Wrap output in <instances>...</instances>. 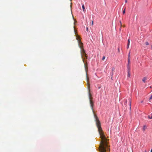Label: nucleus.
Instances as JSON below:
<instances>
[{
    "label": "nucleus",
    "instance_id": "obj_1",
    "mask_svg": "<svg viewBox=\"0 0 152 152\" xmlns=\"http://www.w3.org/2000/svg\"><path fill=\"white\" fill-rule=\"evenodd\" d=\"M96 125L98 129V130L101 139L100 145L99 147V151L100 152H110V149L108 145L107 140L104 134L102 128L101 127V123L98 118L94 115Z\"/></svg>",
    "mask_w": 152,
    "mask_h": 152
},
{
    "label": "nucleus",
    "instance_id": "obj_2",
    "mask_svg": "<svg viewBox=\"0 0 152 152\" xmlns=\"http://www.w3.org/2000/svg\"><path fill=\"white\" fill-rule=\"evenodd\" d=\"M75 33L76 34V39L77 40V42L78 44V45L79 46V48L80 49V53L81 54V57L83 59V61L84 62L85 65V69L86 72V78L87 79V84L88 86H89V84L88 82L89 78L87 75V71L88 70V68L87 67V64H85V62L84 61V59L83 58V56H85L87 58V56H86V54L85 53V50L83 48V43L81 42L79 36L77 34H76L75 31Z\"/></svg>",
    "mask_w": 152,
    "mask_h": 152
},
{
    "label": "nucleus",
    "instance_id": "obj_3",
    "mask_svg": "<svg viewBox=\"0 0 152 152\" xmlns=\"http://www.w3.org/2000/svg\"><path fill=\"white\" fill-rule=\"evenodd\" d=\"M89 99H90V101H89L90 102V106L91 107V109L92 110L93 112H94V110L93 109V107L94 106V102H93V101L91 100L92 98L91 97V95L90 93L89 94Z\"/></svg>",
    "mask_w": 152,
    "mask_h": 152
},
{
    "label": "nucleus",
    "instance_id": "obj_4",
    "mask_svg": "<svg viewBox=\"0 0 152 152\" xmlns=\"http://www.w3.org/2000/svg\"><path fill=\"white\" fill-rule=\"evenodd\" d=\"M128 101L129 103V105L130 109L131 108V103L132 102V99L131 98H129L128 99Z\"/></svg>",
    "mask_w": 152,
    "mask_h": 152
},
{
    "label": "nucleus",
    "instance_id": "obj_5",
    "mask_svg": "<svg viewBox=\"0 0 152 152\" xmlns=\"http://www.w3.org/2000/svg\"><path fill=\"white\" fill-rule=\"evenodd\" d=\"M115 70V68L114 67H112V72L111 73V75L112 76H112L113 75V72Z\"/></svg>",
    "mask_w": 152,
    "mask_h": 152
},
{
    "label": "nucleus",
    "instance_id": "obj_6",
    "mask_svg": "<svg viewBox=\"0 0 152 152\" xmlns=\"http://www.w3.org/2000/svg\"><path fill=\"white\" fill-rule=\"evenodd\" d=\"M147 77H144L142 80V81L144 83H145L146 80L147 79Z\"/></svg>",
    "mask_w": 152,
    "mask_h": 152
},
{
    "label": "nucleus",
    "instance_id": "obj_7",
    "mask_svg": "<svg viewBox=\"0 0 152 152\" xmlns=\"http://www.w3.org/2000/svg\"><path fill=\"white\" fill-rule=\"evenodd\" d=\"M127 72L130 71V65H127Z\"/></svg>",
    "mask_w": 152,
    "mask_h": 152
},
{
    "label": "nucleus",
    "instance_id": "obj_8",
    "mask_svg": "<svg viewBox=\"0 0 152 152\" xmlns=\"http://www.w3.org/2000/svg\"><path fill=\"white\" fill-rule=\"evenodd\" d=\"M82 7L83 8V11L84 12H85V8L84 5V4H83L82 6Z\"/></svg>",
    "mask_w": 152,
    "mask_h": 152
},
{
    "label": "nucleus",
    "instance_id": "obj_9",
    "mask_svg": "<svg viewBox=\"0 0 152 152\" xmlns=\"http://www.w3.org/2000/svg\"><path fill=\"white\" fill-rule=\"evenodd\" d=\"M130 71L127 72V77H130Z\"/></svg>",
    "mask_w": 152,
    "mask_h": 152
},
{
    "label": "nucleus",
    "instance_id": "obj_10",
    "mask_svg": "<svg viewBox=\"0 0 152 152\" xmlns=\"http://www.w3.org/2000/svg\"><path fill=\"white\" fill-rule=\"evenodd\" d=\"M148 118L150 119H152V113L148 116Z\"/></svg>",
    "mask_w": 152,
    "mask_h": 152
},
{
    "label": "nucleus",
    "instance_id": "obj_11",
    "mask_svg": "<svg viewBox=\"0 0 152 152\" xmlns=\"http://www.w3.org/2000/svg\"><path fill=\"white\" fill-rule=\"evenodd\" d=\"M130 58H128L127 65H130Z\"/></svg>",
    "mask_w": 152,
    "mask_h": 152
},
{
    "label": "nucleus",
    "instance_id": "obj_12",
    "mask_svg": "<svg viewBox=\"0 0 152 152\" xmlns=\"http://www.w3.org/2000/svg\"><path fill=\"white\" fill-rule=\"evenodd\" d=\"M146 128V126L145 125L144 126H143V130L145 131V130Z\"/></svg>",
    "mask_w": 152,
    "mask_h": 152
},
{
    "label": "nucleus",
    "instance_id": "obj_13",
    "mask_svg": "<svg viewBox=\"0 0 152 152\" xmlns=\"http://www.w3.org/2000/svg\"><path fill=\"white\" fill-rule=\"evenodd\" d=\"M145 44L146 45H149V43L148 42H146L145 43Z\"/></svg>",
    "mask_w": 152,
    "mask_h": 152
},
{
    "label": "nucleus",
    "instance_id": "obj_14",
    "mask_svg": "<svg viewBox=\"0 0 152 152\" xmlns=\"http://www.w3.org/2000/svg\"><path fill=\"white\" fill-rule=\"evenodd\" d=\"M125 9H126V8H125L124 10L123 11V13L124 14L125 13Z\"/></svg>",
    "mask_w": 152,
    "mask_h": 152
},
{
    "label": "nucleus",
    "instance_id": "obj_15",
    "mask_svg": "<svg viewBox=\"0 0 152 152\" xmlns=\"http://www.w3.org/2000/svg\"><path fill=\"white\" fill-rule=\"evenodd\" d=\"M105 57L104 56H103L102 58V60H104L105 59Z\"/></svg>",
    "mask_w": 152,
    "mask_h": 152
},
{
    "label": "nucleus",
    "instance_id": "obj_16",
    "mask_svg": "<svg viewBox=\"0 0 152 152\" xmlns=\"http://www.w3.org/2000/svg\"><path fill=\"white\" fill-rule=\"evenodd\" d=\"M130 52L129 51V54H128V58H130Z\"/></svg>",
    "mask_w": 152,
    "mask_h": 152
},
{
    "label": "nucleus",
    "instance_id": "obj_17",
    "mask_svg": "<svg viewBox=\"0 0 152 152\" xmlns=\"http://www.w3.org/2000/svg\"><path fill=\"white\" fill-rule=\"evenodd\" d=\"M128 44H129V45L130 44V40L129 39L128 40Z\"/></svg>",
    "mask_w": 152,
    "mask_h": 152
},
{
    "label": "nucleus",
    "instance_id": "obj_18",
    "mask_svg": "<svg viewBox=\"0 0 152 152\" xmlns=\"http://www.w3.org/2000/svg\"><path fill=\"white\" fill-rule=\"evenodd\" d=\"M129 44H128L127 45V49H128L129 48Z\"/></svg>",
    "mask_w": 152,
    "mask_h": 152
},
{
    "label": "nucleus",
    "instance_id": "obj_19",
    "mask_svg": "<svg viewBox=\"0 0 152 152\" xmlns=\"http://www.w3.org/2000/svg\"><path fill=\"white\" fill-rule=\"evenodd\" d=\"M127 100H126V101H125V105H126V106H127V105H126V104H127Z\"/></svg>",
    "mask_w": 152,
    "mask_h": 152
},
{
    "label": "nucleus",
    "instance_id": "obj_20",
    "mask_svg": "<svg viewBox=\"0 0 152 152\" xmlns=\"http://www.w3.org/2000/svg\"><path fill=\"white\" fill-rule=\"evenodd\" d=\"M118 51L119 53L120 52V50L119 48H118Z\"/></svg>",
    "mask_w": 152,
    "mask_h": 152
},
{
    "label": "nucleus",
    "instance_id": "obj_21",
    "mask_svg": "<svg viewBox=\"0 0 152 152\" xmlns=\"http://www.w3.org/2000/svg\"><path fill=\"white\" fill-rule=\"evenodd\" d=\"M93 24H94V22L93 21H92V24H91V25L92 26H93Z\"/></svg>",
    "mask_w": 152,
    "mask_h": 152
},
{
    "label": "nucleus",
    "instance_id": "obj_22",
    "mask_svg": "<svg viewBox=\"0 0 152 152\" xmlns=\"http://www.w3.org/2000/svg\"><path fill=\"white\" fill-rule=\"evenodd\" d=\"M86 30H87V31H88V28L87 27H86Z\"/></svg>",
    "mask_w": 152,
    "mask_h": 152
},
{
    "label": "nucleus",
    "instance_id": "obj_23",
    "mask_svg": "<svg viewBox=\"0 0 152 152\" xmlns=\"http://www.w3.org/2000/svg\"><path fill=\"white\" fill-rule=\"evenodd\" d=\"M120 24H121V26H122V24H121V21H120Z\"/></svg>",
    "mask_w": 152,
    "mask_h": 152
},
{
    "label": "nucleus",
    "instance_id": "obj_24",
    "mask_svg": "<svg viewBox=\"0 0 152 152\" xmlns=\"http://www.w3.org/2000/svg\"><path fill=\"white\" fill-rule=\"evenodd\" d=\"M125 2L127 3V0H125Z\"/></svg>",
    "mask_w": 152,
    "mask_h": 152
},
{
    "label": "nucleus",
    "instance_id": "obj_25",
    "mask_svg": "<svg viewBox=\"0 0 152 152\" xmlns=\"http://www.w3.org/2000/svg\"><path fill=\"white\" fill-rule=\"evenodd\" d=\"M151 152H152V149L151 150Z\"/></svg>",
    "mask_w": 152,
    "mask_h": 152
},
{
    "label": "nucleus",
    "instance_id": "obj_26",
    "mask_svg": "<svg viewBox=\"0 0 152 152\" xmlns=\"http://www.w3.org/2000/svg\"><path fill=\"white\" fill-rule=\"evenodd\" d=\"M123 27H125V26H123Z\"/></svg>",
    "mask_w": 152,
    "mask_h": 152
},
{
    "label": "nucleus",
    "instance_id": "obj_27",
    "mask_svg": "<svg viewBox=\"0 0 152 152\" xmlns=\"http://www.w3.org/2000/svg\"><path fill=\"white\" fill-rule=\"evenodd\" d=\"M145 152H147L146 150L145 151Z\"/></svg>",
    "mask_w": 152,
    "mask_h": 152
},
{
    "label": "nucleus",
    "instance_id": "obj_28",
    "mask_svg": "<svg viewBox=\"0 0 152 152\" xmlns=\"http://www.w3.org/2000/svg\"><path fill=\"white\" fill-rule=\"evenodd\" d=\"M151 48L152 49V45H151Z\"/></svg>",
    "mask_w": 152,
    "mask_h": 152
},
{
    "label": "nucleus",
    "instance_id": "obj_29",
    "mask_svg": "<svg viewBox=\"0 0 152 152\" xmlns=\"http://www.w3.org/2000/svg\"><path fill=\"white\" fill-rule=\"evenodd\" d=\"M143 102V101L141 102Z\"/></svg>",
    "mask_w": 152,
    "mask_h": 152
}]
</instances>
